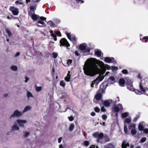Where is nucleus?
<instances>
[{
  "mask_svg": "<svg viewBox=\"0 0 148 148\" xmlns=\"http://www.w3.org/2000/svg\"><path fill=\"white\" fill-rule=\"evenodd\" d=\"M31 108V107L30 106H27L24 108L23 111L22 113H24L27 111L30 110Z\"/></svg>",
  "mask_w": 148,
  "mask_h": 148,
  "instance_id": "nucleus-23",
  "label": "nucleus"
},
{
  "mask_svg": "<svg viewBox=\"0 0 148 148\" xmlns=\"http://www.w3.org/2000/svg\"><path fill=\"white\" fill-rule=\"evenodd\" d=\"M112 102V101L111 100H107L103 101V104L105 106L108 107Z\"/></svg>",
  "mask_w": 148,
  "mask_h": 148,
  "instance_id": "nucleus-16",
  "label": "nucleus"
},
{
  "mask_svg": "<svg viewBox=\"0 0 148 148\" xmlns=\"http://www.w3.org/2000/svg\"><path fill=\"white\" fill-rule=\"evenodd\" d=\"M114 58L113 57H105L104 59V61L108 63H112L114 62Z\"/></svg>",
  "mask_w": 148,
  "mask_h": 148,
  "instance_id": "nucleus-13",
  "label": "nucleus"
},
{
  "mask_svg": "<svg viewBox=\"0 0 148 148\" xmlns=\"http://www.w3.org/2000/svg\"><path fill=\"white\" fill-rule=\"evenodd\" d=\"M27 97L28 98H29L30 97H33V96L32 94V93L29 92V91H28L27 92Z\"/></svg>",
  "mask_w": 148,
  "mask_h": 148,
  "instance_id": "nucleus-32",
  "label": "nucleus"
},
{
  "mask_svg": "<svg viewBox=\"0 0 148 148\" xmlns=\"http://www.w3.org/2000/svg\"><path fill=\"white\" fill-rule=\"evenodd\" d=\"M15 3L16 5H18V4H22V3L19 2V1H16Z\"/></svg>",
  "mask_w": 148,
  "mask_h": 148,
  "instance_id": "nucleus-56",
  "label": "nucleus"
},
{
  "mask_svg": "<svg viewBox=\"0 0 148 148\" xmlns=\"http://www.w3.org/2000/svg\"><path fill=\"white\" fill-rule=\"evenodd\" d=\"M9 9L14 15H17L18 14L19 11L17 8L14 7H11Z\"/></svg>",
  "mask_w": 148,
  "mask_h": 148,
  "instance_id": "nucleus-7",
  "label": "nucleus"
},
{
  "mask_svg": "<svg viewBox=\"0 0 148 148\" xmlns=\"http://www.w3.org/2000/svg\"><path fill=\"white\" fill-rule=\"evenodd\" d=\"M129 129L130 130L132 129H136V125L132 123L130 125L129 127Z\"/></svg>",
  "mask_w": 148,
  "mask_h": 148,
  "instance_id": "nucleus-22",
  "label": "nucleus"
},
{
  "mask_svg": "<svg viewBox=\"0 0 148 148\" xmlns=\"http://www.w3.org/2000/svg\"><path fill=\"white\" fill-rule=\"evenodd\" d=\"M19 129V127L17 126L16 122L13 125L12 128V131H14V130H18Z\"/></svg>",
  "mask_w": 148,
  "mask_h": 148,
  "instance_id": "nucleus-17",
  "label": "nucleus"
},
{
  "mask_svg": "<svg viewBox=\"0 0 148 148\" xmlns=\"http://www.w3.org/2000/svg\"><path fill=\"white\" fill-rule=\"evenodd\" d=\"M95 54L98 57H99L102 54L101 50L98 49H96L95 50Z\"/></svg>",
  "mask_w": 148,
  "mask_h": 148,
  "instance_id": "nucleus-18",
  "label": "nucleus"
},
{
  "mask_svg": "<svg viewBox=\"0 0 148 148\" xmlns=\"http://www.w3.org/2000/svg\"><path fill=\"white\" fill-rule=\"evenodd\" d=\"M131 130V132L132 135H134L136 134L137 133V131L136 130V129H132Z\"/></svg>",
  "mask_w": 148,
  "mask_h": 148,
  "instance_id": "nucleus-29",
  "label": "nucleus"
},
{
  "mask_svg": "<svg viewBox=\"0 0 148 148\" xmlns=\"http://www.w3.org/2000/svg\"><path fill=\"white\" fill-rule=\"evenodd\" d=\"M6 32L7 33L8 36L10 37L11 36V34L10 30L8 29H6Z\"/></svg>",
  "mask_w": 148,
  "mask_h": 148,
  "instance_id": "nucleus-35",
  "label": "nucleus"
},
{
  "mask_svg": "<svg viewBox=\"0 0 148 148\" xmlns=\"http://www.w3.org/2000/svg\"><path fill=\"white\" fill-rule=\"evenodd\" d=\"M101 110L102 112H105L106 111V110L103 106L101 108Z\"/></svg>",
  "mask_w": 148,
  "mask_h": 148,
  "instance_id": "nucleus-51",
  "label": "nucleus"
},
{
  "mask_svg": "<svg viewBox=\"0 0 148 148\" xmlns=\"http://www.w3.org/2000/svg\"><path fill=\"white\" fill-rule=\"evenodd\" d=\"M60 85L63 87H64L65 86L66 84L64 81L63 80L61 81L60 83Z\"/></svg>",
  "mask_w": 148,
  "mask_h": 148,
  "instance_id": "nucleus-27",
  "label": "nucleus"
},
{
  "mask_svg": "<svg viewBox=\"0 0 148 148\" xmlns=\"http://www.w3.org/2000/svg\"><path fill=\"white\" fill-rule=\"evenodd\" d=\"M123 108L121 104H119L114 106L113 108L114 111L116 112H119L120 110H122Z\"/></svg>",
  "mask_w": 148,
  "mask_h": 148,
  "instance_id": "nucleus-8",
  "label": "nucleus"
},
{
  "mask_svg": "<svg viewBox=\"0 0 148 148\" xmlns=\"http://www.w3.org/2000/svg\"><path fill=\"white\" fill-rule=\"evenodd\" d=\"M60 46H66L67 47H69L70 46L69 44V43L67 40L65 38H62L60 41Z\"/></svg>",
  "mask_w": 148,
  "mask_h": 148,
  "instance_id": "nucleus-6",
  "label": "nucleus"
},
{
  "mask_svg": "<svg viewBox=\"0 0 148 148\" xmlns=\"http://www.w3.org/2000/svg\"><path fill=\"white\" fill-rule=\"evenodd\" d=\"M72 60H68L66 61V64L65 65V66H67L69 65L71 63Z\"/></svg>",
  "mask_w": 148,
  "mask_h": 148,
  "instance_id": "nucleus-30",
  "label": "nucleus"
},
{
  "mask_svg": "<svg viewBox=\"0 0 148 148\" xmlns=\"http://www.w3.org/2000/svg\"><path fill=\"white\" fill-rule=\"evenodd\" d=\"M92 136L94 137L97 138V141L98 142H99V140L102 139L103 137V135L102 133H99V132H97L94 133L92 134Z\"/></svg>",
  "mask_w": 148,
  "mask_h": 148,
  "instance_id": "nucleus-5",
  "label": "nucleus"
},
{
  "mask_svg": "<svg viewBox=\"0 0 148 148\" xmlns=\"http://www.w3.org/2000/svg\"><path fill=\"white\" fill-rule=\"evenodd\" d=\"M124 131L125 134H127V130L126 126L125 125H124Z\"/></svg>",
  "mask_w": 148,
  "mask_h": 148,
  "instance_id": "nucleus-42",
  "label": "nucleus"
},
{
  "mask_svg": "<svg viewBox=\"0 0 148 148\" xmlns=\"http://www.w3.org/2000/svg\"><path fill=\"white\" fill-rule=\"evenodd\" d=\"M111 66L108 64H105L102 61L95 58L88 59L86 61L83 67L84 74L90 76H93L97 74H99V77L93 80L91 84V87H94V85H97L104 79L103 75L106 70H111Z\"/></svg>",
  "mask_w": 148,
  "mask_h": 148,
  "instance_id": "nucleus-1",
  "label": "nucleus"
},
{
  "mask_svg": "<svg viewBox=\"0 0 148 148\" xmlns=\"http://www.w3.org/2000/svg\"><path fill=\"white\" fill-rule=\"evenodd\" d=\"M76 1L77 2H79L80 1H81V3H83L84 2V1L82 0H76Z\"/></svg>",
  "mask_w": 148,
  "mask_h": 148,
  "instance_id": "nucleus-62",
  "label": "nucleus"
},
{
  "mask_svg": "<svg viewBox=\"0 0 148 148\" xmlns=\"http://www.w3.org/2000/svg\"><path fill=\"white\" fill-rule=\"evenodd\" d=\"M51 36L54 38V40L56 41L57 40L56 36L55 34L52 33Z\"/></svg>",
  "mask_w": 148,
  "mask_h": 148,
  "instance_id": "nucleus-40",
  "label": "nucleus"
},
{
  "mask_svg": "<svg viewBox=\"0 0 148 148\" xmlns=\"http://www.w3.org/2000/svg\"><path fill=\"white\" fill-rule=\"evenodd\" d=\"M131 121L132 118L130 117L125 118L124 121V125H125V123L127 124L130 123L131 122Z\"/></svg>",
  "mask_w": 148,
  "mask_h": 148,
  "instance_id": "nucleus-20",
  "label": "nucleus"
},
{
  "mask_svg": "<svg viewBox=\"0 0 148 148\" xmlns=\"http://www.w3.org/2000/svg\"><path fill=\"white\" fill-rule=\"evenodd\" d=\"M29 80V78L28 77H25V82L26 83H27Z\"/></svg>",
  "mask_w": 148,
  "mask_h": 148,
  "instance_id": "nucleus-57",
  "label": "nucleus"
},
{
  "mask_svg": "<svg viewBox=\"0 0 148 148\" xmlns=\"http://www.w3.org/2000/svg\"><path fill=\"white\" fill-rule=\"evenodd\" d=\"M125 80L121 78L119 81V85L121 86H123L125 84Z\"/></svg>",
  "mask_w": 148,
  "mask_h": 148,
  "instance_id": "nucleus-19",
  "label": "nucleus"
},
{
  "mask_svg": "<svg viewBox=\"0 0 148 148\" xmlns=\"http://www.w3.org/2000/svg\"><path fill=\"white\" fill-rule=\"evenodd\" d=\"M59 148H64L63 146L62 145H60L59 146Z\"/></svg>",
  "mask_w": 148,
  "mask_h": 148,
  "instance_id": "nucleus-63",
  "label": "nucleus"
},
{
  "mask_svg": "<svg viewBox=\"0 0 148 148\" xmlns=\"http://www.w3.org/2000/svg\"><path fill=\"white\" fill-rule=\"evenodd\" d=\"M46 18L43 17V16H41V17H40V20L43 21H45V20H46Z\"/></svg>",
  "mask_w": 148,
  "mask_h": 148,
  "instance_id": "nucleus-47",
  "label": "nucleus"
},
{
  "mask_svg": "<svg viewBox=\"0 0 148 148\" xmlns=\"http://www.w3.org/2000/svg\"><path fill=\"white\" fill-rule=\"evenodd\" d=\"M20 55V53L19 52H18L16 53L15 54V56L16 57Z\"/></svg>",
  "mask_w": 148,
  "mask_h": 148,
  "instance_id": "nucleus-59",
  "label": "nucleus"
},
{
  "mask_svg": "<svg viewBox=\"0 0 148 148\" xmlns=\"http://www.w3.org/2000/svg\"><path fill=\"white\" fill-rule=\"evenodd\" d=\"M22 114V113L21 112L17 110H16L14 111V113L11 116L10 118L14 117L15 116L19 117L21 116Z\"/></svg>",
  "mask_w": 148,
  "mask_h": 148,
  "instance_id": "nucleus-12",
  "label": "nucleus"
},
{
  "mask_svg": "<svg viewBox=\"0 0 148 148\" xmlns=\"http://www.w3.org/2000/svg\"><path fill=\"white\" fill-rule=\"evenodd\" d=\"M142 131H143L145 133H148V129H144Z\"/></svg>",
  "mask_w": 148,
  "mask_h": 148,
  "instance_id": "nucleus-49",
  "label": "nucleus"
},
{
  "mask_svg": "<svg viewBox=\"0 0 148 148\" xmlns=\"http://www.w3.org/2000/svg\"><path fill=\"white\" fill-rule=\"evenodd\" d=\"M133 91H134L135 93L137 95H141L142 94L141 92L138 89H134V90Z\"/></svg>",
  "mask_w": 148,
  "mask_h": 148,
  "instance_id": "nucleus-26",
  "label": "nucleus"
},
{
  "mask_svg": "<svg viewBox=\"0 0 148 148\" xmlns=\"http://www.w3.org/2000/svg\"><path fill=\"white\" fill-rule=\"evenodd\" d=\"M98 147L97 146H95L94 145H92L89 148H98Z\"/></svg>",
  "mask_w": 148,
  "mask_h": 148,
  "instance_id": "nucleus-54",
  "label": "nucleus"
},
{
  "mask_svg": "<svg viewBox=\"0 0 148 148\" xmlns=\"http://www.w3.org/2000/svg\"><path fill=\"white\" fill-rule=\"evenodd\" d=\"M58 53H57L54 52L51 54V56L54 58H56L58 56Z\"/></svg>",
  "mask_w": 148,
  "mask_h": 148,
  "instance_id": "nucleus-31",
  "label": "nucleus"
},
{
  "mask_svg": "<svg viewBox=\"0 0 148 148\" xmlns=\"http://www.w3.org/2000/svg\"><path fill=\"white\" fill-rule=\"evenodd\" d=\"M143 39H145V42H147V40L148 39V36H146V37H144L143 38Z\"/></svg>",
  "mask_w": 148,
  "mask_h": 148,
  "instance_id": "nucleus-53",
  "label": "nucleus"
},
{
  "mask_svg": "<svg viewBox=\"0 0 148 148\" xmlns=\"http://www.w3.org/2000/svg\"><path fill=\"white\" fill-rule=\"evenodd\" d=\"M142 82H140L139 84L140 89L142 92L144 93L146 95L148 96V90L147 88V90H146L142 86Z\"/></svg>",
  "mask_w": 148,
  "mask_h": 148,
  "instance_id": "nucleus-11",
  "label": "nucleus"
},
{
  "mask_svg": "<svg viewBox=\"0 0 148 148\" xmlns=\"http://www.w3.org/2000/svg\"><path fill=\"white\" fill-rule=\"evenodd\" d=\"M29 15L31 17L33 20L35 21L37 20L39 17V16L34 14H31V13H29Z\"/></svg>",
  "mask_w": 148,
  "mask_h": 148,
  "instance_id": "nucleus-14",
  "label": "nucleus"
},
{
  "mask_svg": "<svg viewBox=\"0 0 148 148\" xmlns=\"http://www.w3.org/2000/svg\"><path fill=\"white\" fill-rule=\"evenodd\" d=\"M91 115L92 116H94L95 115V113L94 112H92L91 113Z\"/></svg>",
  "mask_w": 148,
  "mask_h": 148,
  "instance_id": "nucleus-60",
  "label": "nucleus"
},
{
  "mask_svg": "<svg viewBox=\"0 0 148 148\" xmlns=\"http://www.w3.org/2000/svg\"><path fill=\"white\" fill-rule=\"evenodd\" d=\"M79 48L81 50L84 51L89 52L90 51V48L88 47L86 43H82L80 45Z\"/></svg>",
  "mask_w": 148,
  "mask_h": 148,
  "instance_id": "nucleus-3",
  "label": "nucleus"
},
{
  "mask_svg": "<svg viewBox=\"0 0 148 148\" xmlns=\"http://www.w3.org/2000/svg\"><path fill=\"white\" fill-rule=\"evenodd\" d=\"M56 33L58 36H60L61 33L60 32H59V31L56 32Z\"/></svg>",
  "mask_w": 148,
  "mask_h": 148,
  "instance_id": "nucleus-55",
  "label": "nucleus"
},
{
  "mask_svg": "<svg viewBox=\"0 0 148 148\" xmlns=\"http://www.w3.org/2000/svg\"><path fill=\"white\" fill-rule=\"evenodd\" d=\"M29 134V132H24V136L25 137H27Z\"/></svg>",
  "mask_w": 148,
  "mask_h": 148,
  "instance_id": "nucleus-44",
  "label": "nucleus"
},
{
  "mask_svg": "<svg viewBox=\"0 0 148 148\" xmlns=\"http://www.w3.org/2000/svg\"><path fill=\"white\" fill-rule=\"evenodd\" d=\"M102 118L103 120H106L107 119V116L106 115L103 114L102 115Z\"/></svg>",
  "mask_w": 148,
  "mask_h": 148,
  "instance_id": "nucleus-41",
  "label": "nucleus"
},
{
  "mask_svg": "<svg viewBox=\"0 0 148 148\" xmlns=\"http://www.w3.org/2000/svg\"><path fill=\"white\" fill-rule=\"evenodd\" d=\"M16 122L20 127H24V124L27 123V121L25 120L17 119Z\"/></svg>",
  "mask_w": 148,
  "mask_h": 148,
  "instance_id": "nucleus-9",
  "label": "nucleus"
},
{
  "mask_svg": "<svg viewBox=\"0 0 148 148\" xmlns=\"http://www.w3.org/2000/svg\"><path fill=\"white\" fill-rule=\"evenodd\" d=\"M129 114V113L127 112H125L121 114V116L123 118H125L127 117Z\"/></svg>",
  "mask_w": 148,
  "mask_h": 148,
  "instance_id": "nucleus-24",
  "label": "nucleus"
},
{
  "mask_svg": "<svg viewBox=\"0 0 148 148\" xmlns=\"http://www.w3.org/2000/svg\"><path fill=\"white\" fill-rule=\"evenodd\" d=\"M75 55L77 56H78L79 54L77 51H75Z\"/></svg>",
  "mask_w": 148,
  "mask_h": 148,
  "instance_id": "nucleus-58",
  "label": "nucleus"
},
{
  "mask_svg": "<svg viewBox=\"0 0 148 148\" xmlns=\"http://www.w3.org/2000/svg\"><path fill=\"white\" fill-rule=\"evenodd\" d=\"M122 73H123V74H127L128 73L127 70L126 69L123 70L122 71Z\"/></svg>",
  "mask_w": 148,
  "mask_h": 148,
  "instance_id": "nucleus-48",
  "label": "nucleus"
},
{
  "mask_svg": "<svg viewBox=\"0 0 148 148\" xmlns=\"http://www.w3.org/2000/svg\"><path fill=\"white\" fill-rule=\"evenodd\" d=\"M109 79L112 82V83L113 84L114 83L115 78L113 76H111L109 77Z\"/></svg>",
  "mask_w": 148,
  "mask_h": 148,
  "instance_id": "nucleus-33",
  "label": "nucleus"
},
{
  "mask_svg": "<svg viewBox=\"0 0 148 148\" xmlns=\"http://www.w3.org/2000/svg\"><path fill=\"white\" fill-rule=\"evenodd\" d=\"M108 147H110V148H114V145L112 144H109L108 145Z\"/></svg>",
  "mask_w": 148,
  "mask_h": 148,
  "instance_id": "nucleus-43",
  "label": "nucleus"
},
{
  "mask_svg": "<svg viewBox=\"0 0 148 148\" xmlns=\"http://www.w3.org/2000/svg\"><path fill=\"white\" fill-rule=\"evenodd\" d=\"M69 74L70 72L68 71V73L67 74V76L65 78V80L67 82H69L70 81V75Z\"/></svg>",
  "mask_w": 148,
  "mask_h": 148,
  "instance_id": "nucleus-21",
  "label": "nucleus"
},
{
  "mask_svg": "<svg viewBox=\"0 0 148 148\" xmlns=\"http://www.w3.org/2000/svg\"><path fill=\"white\" fill-rule=\"evenodd\" d=\"M42 87H38V86H36V90L37 91H40V90H41L42 89Z\"/></svg>",
  "mask_w": 148,
  "mask_h": 148,
  "instance_id": "nucleus-37",
  "label": "nucleus"
},
{
  "mask_svg": "<svg viewBox=\"0 0 148 148\" xmlns=\"http://www.w3.org/2000/svg\"><path fill=\"white\" fill-rule=\"evenodd\" d=\"M10 68L11 70L14 71H17L18 69L17 66L15 65L11 66Z\"/></svg>",
  "mask_w": 148,
  "mask_h": 148,
  "instance_id": "nucleus-28",
  "label": "nucleus"
},
{
  "mask_svg": "<svg viewBox=\"0 0 148 148\" xmlns=\"http://www.w3.org/2000/svg\"><path fill=\"white\" fill-rule=\"evenodd\" d=\"M137 119H138V118L137 117H135V118H134L133 121L134 122H135L137 121Z\"/></svg>",
  "mask_w": 148,
  "mask_h": 148,
  "instance_id": "nucleus-61",
  "label": "nucleus"
},
{
  "mask_svg": "<svg viewBox=\"0 0 148 148\" xmlns=\"http://www.w3.org/2000/svg\"><path fill=\"white\" fill-rule=\"evenodd\" d=\"M48 23L51 26H53L54 25V23L52 21H49L48 22Z\"/></svg>",
  "mask_w": 148,
  "mask_h": 148,
  "instance_id": "nucleus-38",
  "label": "nucleus"
},
{
  "mask_svg": "<svg viewBox=\"0 0 148 148\" xmlns=\"http://www.w3.org/2000/svg\"><path fill=\"white\" fill-rule=\"evenodd\" d=\"M35 2H38L40 1V0H33Z\"/></svg>",
  "mask_w": 148,
  "mask_h": 148,
  "instance_id": "nucleus-64",
  "label": "nucleus"
},
{
  "mask_svg": "<svg viewBox=\"0 0 148 148\" xmlns=\"http://www.w3.org/2000/svg\"><path fill=\"white\" fill-rule=\"evenodd\" d=\"M95 110L96 112H98L100 111V109L98 107H96L94 109Z\"/></svg>",
  "mask_w": 148,
  "mask_h": 148,
  "instance_id": "nucleus-46",
  "label": "nucleus"
},
{
  "mask_svg": "<svg viewBox=\"0 0 148 148\" xmlns=\"http://www.w3.org/2000/svg\"><path fill=\"white\" fill-rule=\"evenodd\" d=\"M144 122H140L138 126V130L140 131H142L144 129Z\"/></svg>",
  "mask_w": 148,
  "mask_h": 148,
  "instance_id": "nucleus-15",
  "label": "nucleus"
},
{
  "mask_svg": "<svg viewBox=\"0 0 148 148\" xmlns=\"http://www.w3.org/2000/svg\"><path fill=\"white\" fill-rule=\"evenodd\" d=\"M62 140V138L61 137H60L58 139V143H60Z\"/></svg>",
  "mask_w": 148,
  "mask_h": 148,
  "instance_id": "nucleus-52",
  "label": "nucleus"
},
{
  "mask_svg": "<svg viewBox=\"0 0 148 148\" xmlns=\"http://www.w3.org/2000/svg\"><path fill=\"white\" fill-rule=\"evenodd\" d=\"M38 23L42 24V25H44L45 26L46 25L45 23L43 21H41L40 20H38Z\"/></svg>",
  "mask_w": 148,
  "mask_h": 148,
  "instance_id": "nucleus-36",
  "label": "nucleus"
},
{
  "mask_svg": "<svg viewBox=\"0 0 148 148\" xmlns=\"http://www.w3.org/2000/svg\"><path fill=\"white\" fill-rule=\"evenodd\" d=\"M68 119L70 121H72L74 119V118L72 116L69 117Z\"/></svg>",
  "mask_w": 148,
  "mask_h": 148,
  "instance_id": "nucleus-50",
  "label": "nucleus"
},
{
  "mask_svg": "<svg viewBox=\"0 0 148 148\" xmlns=\"http://www.w3.org/2000/svg\"><path fill=\"white\" fill-rule=\"evenodd\" d=\"M104 90L102 89H101L97 92L95 95V98L97 100H99L101 99L102 94L104 92Z\"/></svg>",
  "mask_w": 148,
  "mask_h": 148,
  "instance_id": "nucleus-4",
  "label": "nucleus"
},
{
  "mask_svg": "<svg viewBox=\"0 0 148 148\" xmlns=\"http://www.w3.org/2000/svg\"><path fill=\"white\" fill-rule=\"evenodd\" d=\"M75 127V125L73 124H71L69 128V130L70 131H72L73 130Z\"/></svg>",
  "mask_w": 148,
  "mask_h": 148,
  "instance_id": "nucleus-25",
  "label": "nucleus"
},
{
  "mask_svg": "<svg viewBox=\"0 0 148 148\" xmlns=\"http://www.w3.org/2000/svg\"><path fill=\"white\" fill-rule=\"evenodd\" d=\"M84 145L86 146H87L89 144V143L88 141H85L84 142Z\"/></svg>",
  "mask_w": 148,
  "mask_h": 148,
  "instance_id": "nucleus-39",
  "label": "nucleus"
},
{
  "mask_svg": "<svg viewBox=\"0 0 148 148\" xmlns=\"http://www.w3.org/2000/svg\"><path fill=\"white\" fill-rule=\"evenodd\" d=\"M118 69V67L116 66H112L111 67V70H112L113 71H114Z\"/></svg>",
  "mask_w": 148,
  "mask_h": 148,
  "instance_id": "nucleus-34",
  "label": "nucleus"
},
{
  "mask_svg": "<svg viewBox=\"0 0 148 148\" xmlns=\"http://www.w3.org/2000/svg\"><path fill=\"white\" fill-rule=\"evenodd\" d=\"M125 81L127 84V88L130 91H134V88L132 86V82L128 78H125Z\"/></svg>",
  "mask_w": 148,
  "mask_h": 148,
  "instance_id": "nucleus-2",
  "label": "nucleus"
},
{
  "mask_svg": "<svg viewBox=\"0 0 148 148\" xmlns=\"http://www.w3.org/2000/svg\"><path fill=\"white\" fill-rule=\"evenodd\" d=\"M65 34H66L68 38L72 42L74 43L76 41V38L74 36H71V35L70 33H69L66 32H65Z\"/></svg>",
  "mask_w": 148,
  "mask_h": 148,
  "instance_id": "nucleus-10",
  "label": "nucleus"
},
{
  "mask_svg": "<svg viewBox=\"0 0 148 148\" xmlns=\"http://www.w3.org/2000/svg\"><path fill=\"white\" fill-rule=\"evenodd\" d=\"M146 140V138H143L140 140V142L141 143H144Z\"/></svg>",
  "mask_w": 148,
  "mask_h": 148,
  "instance_id": "nucleus-45",
  "label": "nucleus"
}]
</instances>
